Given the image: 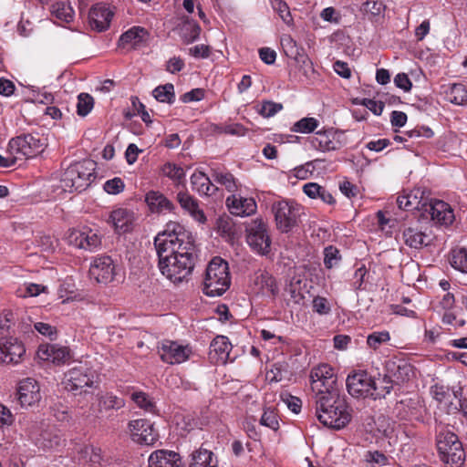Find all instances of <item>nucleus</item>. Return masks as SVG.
Returning <instances> with one entry per match:
<instances>
[{"instance_id":"2","label":"nucleus","mask_w":467,"mask_h":467,"mask_svg":"<svg viewBox=\"0 0 467 467\" xmlns=\"http://www.w3.org/2000/svg\"><path fill=\"white\" fill-rule=\"evenodd\" d=\"M316 416L324 426L341 430L352 419V410L340 391L329 392L327 395L313 398Z\"/></svg>"},{"instance_id":"51","label":"nucleus","mask_w":467,"mask_h":467,"mask_svg":"<svg viewBox=\"0 0 467 467\" xmlns=\"http://www.w3.org/2000/svg\"><path fill=\"white\" fill-rule=\"evenodd\" d=\"M280 398L291 411L299 413L302 407V401L299 398L292 396L287 392L281 393Z\"/></svg>"},{"instance_id":"7","label":"nucleus","mask_w":467,"mask_h":467,"mask_svg":"<svg viewBox=\"0 0 467 467\" xmlns=\"http://www.w3.org/2000/svg\"><path fill=\"white\" fill-rule=\"evenodd\" d=\"M310 379L313 398L327 395L332 391H340L337 376L327 364H321L314 368L310 373Z\"/></svg>"},{"instance_id":"33","label":"nucleus","mask_w":467,"mask_h":467,"mask_svg":"<svg viewBox=\"0 0 467 467\" xmlns=\"http://www.w3.org/2000/svg\"><path fill=\"white\" fill-rule=\"evenodd\" d=\"M145 200L151 212H171L174 208L173 203L160 192H149L146 194Z\"/></svg>"},{"instance_id":"39","label":"nucleus","mask_w":467,"mask_h":467,"mask_svg":"<svg viewBox=\"0 0 467 467\" xmlns=\"http://www.w3.org/2000/svg\"><path fill=\"white\" fill-rule=\"evenodd\" d=\"M320 125L318 119L313 117H305L297 120L290 128L293 132L308 134L315 131Z\"/></svg>"},{"instance_id":"56","label":"nucleus","mask_w":467,"mask_h":467,"mask_svg":"<svg viewBox=\"0 0 467 467\" xmlns=\"http://www.w3.org/2000/svg\"><path fill=\"white\" fill-rule=\"evenodd\" d=\"M163 173L173 180H181L184 177L185 173L182 168L172 164V163H166L163 166Z\"/></svg>"},{"instance_id":"42","label":"nucleus","mask_w":467,"mask_h":467,"mask_svg":"<svg viewBox=\"0 0 467 467\" xmlns=\"http://www.w3.org/2000/svg\"><path fill=\"white\" fill-rule=\"evenodd\" d=\"M451 265L455 269L467 273V248H459L452 251Z\"/></svg>"},{"instance_id":"19","label":"nucleus","mask_w":467,"mask_h":467,"mask_svg":"<svg viewBox=\"0 0 467 467\" xmlns=\"http://www.w3.org/2000/svg\"><path fill=\"white\" fill-rule=\"evenodd\" d=\"M26 353L22 342L16 338H0V360L5 364H16Z\"/></svg>"},{"instance_id":"40","label":"nucleus","mask_w":467,"mask_h":467,"mask_svg":"<svg viewBox=\"0 0 467 467\" xmlns=\"http://www.w3.org/2000/svg\"><path fill=\"white\" fill-rule=\"evenodd\" d=\"M152 94L160 102L172 104L175 99L174 86L171 83H167L155 88Z\"/></svg>"},{"instance_id":"36","label":"nucleus","mask_w":467,"mask_h":467,"mask_svg":"<svg viewBox=\"0 0 467 467\" xmlns=\"http://www.w3.org/2000/svg\"><path fill=\"white\" fill-rule=\"evenodd\" d=\"M212 178L215 182L224 186L228 192H233L234 194L238 190L237 182L230 172L213 170L212 172Z\"/></svg>"},{"instance_id":"46","label":"nucleus","mask_w":467,"mask_h":467,"mask_svg":"<svg viewBox=\"0 0 467 467\" xmlns=\"http://www.w3.org/2000/svg\"><path fill=\"white\" fill-rule=\"evenodd\" d=\"M341 261V255L339 250L333 246L329 245L324 250V265L327 268L331 269L332 267L337 265Z\"/></svg>"},{"instance_id":"11","label":"nucleus","mask_w":467,"mask_h":467,"mask_svg":"<svg viewBox=\"0 0 467 467\" xmlns=\"http://www.w3.org/2000/svg\"><path fill=\"white\" fill-rule=\"evenodd\" d=\"M8 146L14 153L21 154L26 158H33L43 150L45 142L37 134L28 133L11 139Z\"/></svg>"},{"instance_id":"10","label":"nucleus","mask_w":467,"mask_h":467,"mask_svg":"<svg viewBox=\"0 0 467 467\" xmlns=\"http://www.w3.org/2000/svg\"><path fill=\"white\" fill-rule=\"evenodd\" d=\"M419 218L423 221H431L436 224L449 225L454 220V213L451 206L441 200L431 199L423 212L419 214Z\"/></svg>"},{"instance_id":"27","label":"nucleus","mask_w":467,"mask_h":467,"mask_svg":"<svg viewBox=\"0 0 467 467\" xmlns=\"http://www.w3.org/2000/svg\"><path fill=\"white\" fill-rule=\"evenodd\" d=\"M149 36L148 30L144 27L133 26L120 36L119 46L130 45L132 48H139L148 41Z\"/></svg>"},{"instance_id":"24","label":"nucleus","mask_w":467,"mask_h":467,"mask_svg":"<svg viewBox=\"0 0 467 467\" xmlns=\"http://www.w3.org/2000/svg\"><path fill=\"white\" fill-rule=\"evenodd\" d=\"M226 205L231 213L238 216H249L256 211V202L253 198H243L236 194L226 199Z\"/></svg>"},{"instance_id":"1","label":"nucleus","mask_w":467,"mask_h":467,"mask_svg":"<svg viewBox=\"0 0 467 467\" xmlns=\"http://www.w3.org/2000/svg\"><path fill=\"white\" fill-rule=\"evenodd\" d=\"M161 273L171 282L187 281L197 262V249L192 234L175 222L166 224L154 238Z\"/></svg>"},{"instance_id":"20","label":"nucleus","mask_w":467,"mask_h":467,"mask_svg":"<svg viewBox=\"0 0 467 467\" xmlns=\"http://www.w3.org/2000/svg\"><path fill=\"white\" fill-rule=\"evenodd\" d=\"M424 191L420 188H415L399 196L397 198V204L400 209L407 211L416 210L420 214L423 212V208H425V204L430 201L428 197L424 196Z\"/></svg>"},{"instance_id":"43","label":"nucleus","mask_w":467,"mask_h":467,"mask_svg":"<svg viewBox=\"0 0 467 467\" xmlns=\"http://www.w3.org/2000/svg\"><path fill=\"white\" fill-rule=\"evenodd\" d=\"M33 440H35L36 443L43 448H53L54 446H58L60 444L61 439L57 435H52L49 431H43L39 434V437L36 436L34 433L31 434Z\"/></svg>"},{"instance_id":"52","label":"nucleus","mask_w":467,"mask_h":467,"mask_svg":"<svg viewBox=\"0 0 467 467\" xmlns=\"http://www.w3.org/2000/svg\"><path fill=\"white\" fill-rule=\"evenodd\" d=\"M365 461L371 464L379 466L387 465L389 462L388 457L379 451H368L365 454Z\"/></svg>"},{"instance_id":"22","label":"nucleus","mask_w":467,"mask_h":467,"mask_svg":"<svg viewBox=\"0 0 467 467\" xmlns=\"http://www.w3.org/2000/svg\"><path fill=\"white\" fill-rule=\"evenodd\" d=\"M113 16V12L109 6L101 4L95 5L89 11V25L99 32L106 30Z\"/></svg>"},{"instance_id":"57","label":"nucleus","mask_w":467,"mask_h":467,"mask_svg":"<svg viewBox=\"0 0 467 467\" xmlns=\"http://www.w3.org/2000/svg\"><path fill=\"white\" fill-rule=\"evenodd\" d=\"M35 329L40 333L43 336L47 337L51 340L56 339L57 335V330L55 327L44 323V322H37L34 325Z\"/></svg>"},{"instance_id":"9","label":"nucleus","mask_w":467,"mask_h":467,"mask_svg":"<svg viewBox=\"0 0 467 467\" xmlns=\"http://www.w3.org/2000/svg\"><path fill=\"white\" fill-rule=\"evenodd\" d=\"M246 231L250 247L259 254H267L270 252L271 239L266 223L262 219H255L248 225Z\"/></svg>"},{"instance_id":"48","label":"nucleus","mask_w":467,"mask_h":467,"mask_svg":"<svg viewBox=\"0 0 467 467\" xmlns=\"http://www.w3.org/2000/svg\"><path fill=\"white\" fill-rule=\"evenodd\" d=\"M131 400L144 410L148 412L154 411L155 405L145 392L140 391L132 393Z\"/></svg>"},{"instance_id":"6","label":"nucleus","mask_w":467,"mask_h":467,"mask_svg":"<svg viewBox=\"0 0 467 467\" xmlns=\"http://www.w3.org/2000/svg\"><path fill=\"white\" fill-rule=\"evenodd\" d=\"M272 211L275 214L276 227L282 233H289L296 228L301 222V215L304 213L300 205L288 201L275 202Z\"/></svg>"},{"instance_id":"45","label":"nucleus","mask_w":467,"mask_h":467,"mask_svg":"<svg viewBox=\"0 0 467 467\" xmlns=\"http://www.w3.org/2000/svg\"><path fill=\"white\" fill-rule=\"evenodd\" d=\"M94 106L93 98L88 93H80L78 97L77 113L81 117L87 116Z\"/></svg>"},{"instance_id":"58","label":"nucleus","mask_w":467,"mask_h":467,"mask_svg":"<svg viewBox=\"0 0 467 467\" xmlns=\"http://www.w3.org/2000/svg\"><path fill=\"white\" fill-rule=\"evenodd\" d=\"M210 53V47L203 44L196 45L189 49V54L195 58H207Z\"/></svg>"},{"instance_id":"59","label":"nucleus","mask_w":467,"mask_h":467,"mask_svg":"<svg viewBox=\"0 0 467 467\" xmlns=\"http://www.w3.org/2000/svg\"><path fill=\"white\" fill-rule=\"evenodd\" d=\"M204 98V90L202 88H194L189 92L184 93L181 99L184 103L200 101Z\"/></svg>"},{"instance_id":"16","label":"nucleus","mask_w":467,"mask_h":467,"mask_svg":"<svg viewBox=\"0 0 467 467\" xmlns=\"http://www.w3.org/2000/svg\"><path fill=\"white\" fill-rule=\"evenodd\" d=\"M89 274L98 283L109 284L114 279L116 266L110 256H99L93 260Z\"/></svg>"},{"instance_id":"30","label":"nucleus","mask_w":467,"mask_h":467,"mask_svg":"<svg viewBox=\"0 0 467 467\" xmlns=\"http://www.w3.org/2000/svg\"><path fill=\"white\" fill-rule=\"evenodd\" d=\"M177 202L181 207L188 212L195 220L203 223L206 218L202 210L199 208L198 202L188 192H179L176 196Z\"/></svg>"},{"instance_id":"44","label":"nucleus","mask_w":467,"mask_h":467,"mask_svg":"<svg viewBox=\"0 0 467 467\" xmlns=\"http://www.w3.org/2000/svg\"><path fill=\"white\" fill-rule=\"evenodd\" d=\"M200 26L195 22H186L182 27V37L186 44L192 43L199 38Z\"/></svg>"},{"instance_id":"64","label":"nucleus","mask_w":467,"mask_h":467,"mask_svg":"<svg viewBox=\"0 0 467 467\" xmlns=\"http://www.w3.org/2000/svg\"><path fill=\"white\" fill-rule=\"evenodd\" d=\"M184 67V62L181 57H173L169 59L166 65V70L171 74L180 72Z\"/></svg>"},{"instance_id":"21","label":"nucleus","mask_w":467,"mask_h":467,"mask_svg":"<svg viewBox=\"0 0 467 467\" xmlns=\"http://www.w3.org/2000/svg\"><path fill=\"white\" fill-rule=\"evenodd\" d=\"M39 358L54 364H64L70 358V349L57 344L40 345L37 349Z\"/></svg>"},{"instance_id":"31","label":"nucleus","mask_w":467,"mask_h":467,"mask_svg":"<svg viewBox=\"0 0 467 467\" xmlns=\"http://www.w3.org/2000/svg\"><path fill=\"white\" fill-rule=\"evenodd\" d=\"M109 220L117 232L126 233L131 229L133 213L127 209L119 208L111 212Z\"/></svg>"},{"instance_id":"38","label":"nucleus","mask_w":467,"mask_h":467,"mask_svg":"<svg viewBox=\"0 0 467 467\" xmlns=\"http://www.w3.org/2000/svg\"><path fill=\"white\" fill-rule=\"evenodd\" d=\"M51 12L58 19L69 23L74 16L72 7L63 0L51 4Z\"/></svg>"},{"instance_id":"63","label":"nucleus","mask_w":467,"mask_h":467,"mask_svg":"<svg viewBox=\"0 0 467 467\" xmlns=\"http://www.w3.org/2000/svg\"><path fill=\"white\" fill-rule=\"evenodd\" d=\"M259 57L265 64L272 65L276 59V53L270 47H262L259 49Z\"/></svg>"},{"instance_id":"26","label":"nucleus","mask_w":467,"mask_h":467,"mask_svg":"<svg viewBox=\"0 0 467 467\" xmlns=\"http://www.w3.org/2000/svg\"><path fill=\"white\" fill-rule=\"evenodd\" d=\"M232 344L224 336H217L210 344V358L215 363L225 364L229 359Z\"/></svg>"},{"instance_id":"18","label":"nucleus","mask_w":467,"mask_h":467,"mask_svg":"<svg viewBox=\"0 0 467 467\" xmlns=\"http://www.w3.org/2000/svg\"><path fill=\"white\" fill-rule=\"evenodd\" d=\"M17 399L22 407H31L41 400L39 383L33 378H26L19 381Z\"/></svg>"},{"instance_id":"47","label":"nucleus","mask_w":467,"mask_h":467,"mask_svg":"<svg viewBox=\"0 0 467 467\" xmlns=\"http://www.w3.org/2000/svg\"><path fill=\"white\" fill-rule=\"evenodd\" d=\"M390 336L388 331H377L368 336L367 344L369 348L377 349L381 344L388 342Z\"/></svg>"},{"instance_id":"62","label":"nucleus","mask_w":467,"mask_h":467,"mask_svg":"<svg viewBox=\"0 0 467 467\" xmlns=\"http://www.w3.org/2000/svg\"><path fill=\"white\" fill-rule=\"evenodd\" d=\"M362 105L372 111L375 115H380L384 109V103L371 99H364Z\"/></svg>"},{"instance_id":"53","label":"nucleus","mask_w":467,"mask_h":467,"mask_svg":"<svg viewBox=\"0 0 467 467\" xmlns=\"http://www.w3.org/2000/svg\"><path fill=\"white\" fill-rule=\"evenodd\" d=\"M124 187L123 181L119 177L108 180L103 185L104 191L109 194H119L124 190Z\"/></svg>"},{"instance_id":"34","label":"nucleus","mask_w":467,"mask_h":467,"mask_svg":"<svg viewBox=\"0 0 467 467\" xmlns=\"http://www.w3.org/2000/svg\"><path fill=\"white\" fill-rule=\"evenodd\" d=\"M191 183L193 190L208 196L213 195L214 192L218 190V188L213 184L211 179L202 171L194 172L191 176Z\"/></svg>"},{"instance_id":"4","label":"nucleus","mask_w":467,"mask_h":467,"mask_svg":"<svg viewBox=\"0 0 467 467\" xmlns=\"http://www.w3.org/2000/svg\"><path fill=\"white\" fill-rule=\"evenodd\" d=\"M96 162L92 160H83L71 164L63 172L60 187L63 191L73 192L86 190L95 178Z\"/></svg>"},{"instance_id":"3","label":"nucleus","mask_w":467,"mask_h":467,"mask_svg":"<svg viewBox=\"0 0 467 467\" xmlns=\"http://www.w3.org/2000/svg\"><path fill=\"white\" fill-rule=\"evenodd\" d=\"M231 285L228 263L219 256L213 257L208 264L203 280V293L208 296H220Z\"/></svg>"},{"instance_id":"35","label":"nucleus","mask_w":467,"mask_h":467,"mask_svg":"<svg viewBox=\"0 0 467 467\" xmlns=\"http://www.w3.org/2000/svg\"><path fill=\"white\" fill-rule=\"evenodd\" d=\"M445 98L455 105L467 103V87L462 83H454L445 90Z\"/></svg>"},{"instance_id":"54","label":"nucleus","mask_w":467,"mask_h":467,"mask_svg":"<svg viewBox=\"0 0 467 467\" xmlns=\"http://www.w3.org/2000/svg\"><path fill=\"white\" fill-rule=\"evenodd\" d=\"M260 423L263 426L268 427L272 430H277L279 427L277 415L274 410H265L260 419Z\"/></svg>"},{"instance_id":"37","label":"nucleus","mask_w":467,"mask_h":467,"mask_svg":"<svg viewBox=\"0 0 467 467\" xmlns=\"http://www.w3.org/2000/svg\"><path fill=\"white\" fill-rule=\"evenodd\" d=\"M191 467H217L213 453L208 450H199L192 453Z\"/></svg>"},{"instance_id":"28","label":"nucleus","mask_w":467,"mask_h":467,"mask_svg":"<svg viewBox=\"0 0 467 467\" xmlns=\"http://www.w3.org/2000/svg\"><path fill=\"white\" fill-rule=\"evenodd\" d=\"M125 406V400L110 392L98 395V413L100 416H110L113 410Z\"/></svg>"},{"instance_id":"17","label":"nucleus","mask_w":467,"mask_h":467,"mask_svg":"<svg viewBox=\"0 0 467 467\" xmlns=\"http://www.w3.org/2000/svg\"><path fill=\"white\" fill-rule=\"evenodd\" d=\"M342 132L335 130L334 129H327L316 132V135L310 138L309 142L311 146L320 151L337 150L341 148L342 142L340 137Z\"/></svg>"},{"instance_id":"55","label":"nucleus","mask_w":467,"mask_h":467,"mask_svg":"<svg viewBox=\"0 0 467 467\" xmlns=\"http://www.w3.org/2000/svg\"><path fill=\"white\" fill-rule=\"evenodd\" d=\"M367 269H366V266L364 265H362L360 267H358L355 273H354V275H353V288L355 291H361V290H365V287H364V282H365V277L367 275Z\"/></svg>"},{"instance_id":"23","label":"nucleus","mask_w":467,"mask_h":467,"mask_svg":"<svg viewBox=\"0 0 467 467\" xmlns=\"http://www.w3.org/2000/svg\"><path fill=\"white\" fill-rule=\"evenodd\" d=\"M401 239L407 246L413 249H420L430 242L428 235L417 225L404 224L401 229Z\"/></svg>"},{"instance_id":"29","label":"nucleus","mask_w":467,"mask_h":467,"mask_svg":"<svg viewBox=\"0 0 467 467\" xmlns=\"http://www.w3.org/2000/svg\"><path fill=\"white\" fill-rule=\"evenodd\" d=\"M387 369L389 375L394 378L396 381L400 382L408 381L414 376L413 366L403 359L389 361L387 363Z\"/></svg>"},{"instance_id":"14","label":"nucleus","mask_w":467,"mask_h":467,"mask_svg":"<svg viewBox=\"0 0 467 467\" xmlns=\"http://www.w3.org/2000/svg\"><path fill=\"white\" fill-rule=\"evenodd\" d=\"M158 352L163 362L174 365L186 361L192 354V349L176 341L163 340L158 347Z\"/></svg>"},{"instance_id":"12","label":"nucleus","mask_w":467,"mask_h":467,"mask_svg":"<svg viewBox=\"0 0 467 467\" xmlns=\"http://www.w3.org/2000/svg\"><path fill=\"white\" fill-rule=\"evenodd\" d=\"M63 384L68 391L82 393L84 388L93 386L94 372L84 366L73 368L65 374Z\"/></svg>"},{"instance_id":"50","label":"nucleus","mask_w":467,"mask_h":467,"mask_svg":"<svg viewBox=\"0 0 467 467\" xmlns=\"http://www.w3.org/2000/svg\"><path fill=\"white\" fill-rule=\"evenodd\" d=\"M385 5L381 1L379 0H368L362 6L361 11L366 14H370L373 16H379L384 10Z\"/></svg>"},{"instance_id":"49","label":"nucleus","mask_w":467,"mask_h":467,"mask_svg":"<svg viewBox=\"0 0 467 467\" xmlns=\"http://www.w3.org/2000/svg\"><path fill=\"white\" fill-rule=\"evenodd\" d=\"M282 109L283 105L281 103L265 100L262 102L261 108L258 109V113L264 118H271Z\"/></svg>"},{"instance_id":"61","label":"nucleus","mask_w":467,"mask_h":467,"mask_svg":"<svg viewBox=\"0 0 467 467\" xmlns=\"http://www.w3.org/2000/svg\"><path fill=\"white\" fill-rule=\"evenodd\" d=\"M394 83L398 88L403 89L406 92L410 91L412 87L410 79L405 73L397 74L396 77L394 78Z\"/></svg>"},{"instance_id":"41","label":"nucleus","mask_w":467,"mask_h":467,"mask_svg":"<svg viewBox=\"0 0 467 467\" xmlns=\"http://www.w3.org/2000/svg\"><path fill=\"white\" fill-rule=\"evenodd\" d=\"M271 5L274 11L278 14L285 24L287 26H292L294 24L290 8L284 0H271Z\"/></svg>"},{"instance_id":"8","label":"nucleus","mask_w":467,"mask_h":467,"mask_svg":"<svg viewBox=\"0 0 467 467\" xmlns=\"http://www.w3.org/2000/svg\"><path fill=\"white\" fill-rule=\"evenodd\" d=\"M348 393L353 397L371 396L373 399L385 397V393L378 392L379 383L366 371H359L349 375L346 380Z\"/></svg>"},{"instance_id":"15","label":"nucleus","mask_w":467,"mask_h":467,"mask_svg":"<svg viewBox=\"0 0 467 467\" xmlns=\"http://www.w3.org/2000/svg\"><path fill=\"white\" fill-rule=\"evenodd\" d=\"M129 430L132 441L139 444L152 445L159 439V433L148 420H130Z\"/></svg>"},{"instance_id":"25","label":"nucleus","mask_w":467,"mask_h":467,"mask_svg":"<svg viewBox=\"0 0 467 467\" xmlns=\"http://www.w3.org/2000/svg\"><path fill=\"white\" fill-rule=\"evenodd\" d=\"M182 458L179 453L169 450H158L149 457L150 467H181Z\"/></svg>"},{"instance_id":"5","label":"nucleus","mask_w":467,"mask_h":467,"mask_svg":"<svg viewBox=\"0 0 467 467\" xmlns=\"http://www.w3.org/2000/svg\"><path fill=\"white\" fill-rule=\"evenodd\" d=\"M437 449L441 462L447 467H461L465 461V451L458 436L450 431L437 434Z\"/></svg>"},{"instance_id":"32","label":"nucleus","mask_w":467,"mask_h":467,"mask_svg":"<svg viewBox=\"0 0 467 467\" xmlns=\"http://www.w3.org/2000/svg\"><path fill=\"white\" fill-rule=\"evenodd\" d=\"M254 285L258 292L275 296L278 293V286L275 278L265 271H258L254 274Z\"/></svg>"},{"instance_id":"13","label":"nucleus","mask_w":467,"mask_h":467,"mask_svg":"<svg viewBox=\"0 0 467 467\" xmlns=\"http://www.w3.org/2000/svg\"><path fill=\"white\" fill-rule=\"evenodd\" d=\"M66 238L68 244L88 252H94L101 246V236L92 229L69 230Z\"/></svg>"},{"instance_id":"60","label":"nucleus","mask_w":467,"mask_h":467,"mask_svg":"<svg viewBox=\"0 0 467 467\" xmlns=\"http://www.w3.org/2000/svg\"><path fill=\"white\" fill-rule=\"evenodd\" d=\"M314 310L320 315H327L330 311V306L325 297H315L313 300Z\"/></svg>"}]
</instances>
